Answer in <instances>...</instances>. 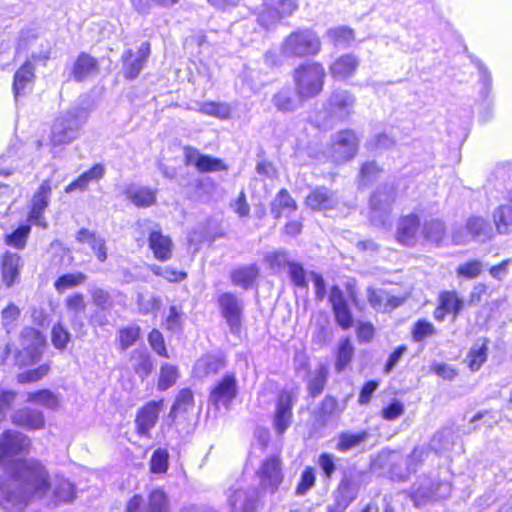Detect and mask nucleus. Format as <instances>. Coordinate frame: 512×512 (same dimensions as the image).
<instances>
[{
	"mask_svg": "<svg viewBox=\"0 0 512 512\" xmlns=\"http://www.w3.org/2000/svg\"><path fill=\"white\" fill-rule=\"evenodd\" d=\"M322 43L318 34L310 28H300L291 32L280 45V55L284 58L313 57L321 51Z\"/></svg>",
	"mask_w": 512,
	"mask_h": 512,
	"instance_id": "nucleus-1",
	"label": "nucleus"
},
{
	"mask_svg": "<svg viewBox=\"0 0 512 512\" xmlns=\"http://www.w3.org/2000/svg\"><path fill=\"white\" fill-rule=\"evenodd\" d=\"M325 76V68L318 62L305 63L296 68L294 81L299 98L318 95L323 89Z\"/></svg>",
	"mask_w": 512,
	"mask_h": 512,
	"instance_id": "nucleus-2",
	"label": "nucleus"
},
{
	"mask_svg": "<svg viewBox=\"0 0 512 512\" xmlns=\"http://www.w3.org/2000/svg\"><path fill=\"white\" fill-rule=\"evenodd\" d=\"M83 123L78 109L68 110L60 114L51 128V143L58 146L73 142L78 138Z\"/></svg>",
	"mask_w": 512,
	"mask_h": 512,
	"instance_id": "nucleus-3",
	"label": "nucleus"
},
{
	"mask_svg": "<svg viewBox=\"0 0 512 512\" xmlns=\"http://www.w3.org/2000/svg\"><path fill=\"white\" fill-rule=\"evenodd\" d=\"M452 490L449 481H435L427 476H422L413 485L410 497L415 506H420L429 501L446 499Z\"/></svg>",
	"mask_w": 512,
	"mask_h": 512,
	"instance_id": "nucleus-4",
	"label": "nucleus"
},
{
	"mask_svg": "<svg viewBox=\"0 0 512 512\" xmlns=\"http://www.w3.org/2000/svg\"><path fill=\"white\" fill-rule=\"evenodd\" d=\"M395 200L393 185H381L370 198V219L373 225L386 227L390 224V211Z\"/></svg>",
	"mask_w": 512,
	"mask_h": 512,
	"instance_id": "nucleus-5",
	"label": "nucleus"
},
{
	"mask_svg": "<svg viewBox=\"0 0 512 512\" xmlns=\"http://www.w3.org/2000/svg\"><path fill=\"white\" fill-rule=\"evenodd\" d=\"M21 343L23 350L17 353L16 364L26 366L37 362L45 345L43 334L35 328L26 327L21 332Z\"/></svg>",
	"mask_w": 512,
	"mask_h": 512,
	"instance_id": "nucleus-6",
	"label": "nucleus"
},
{
	"mask_svg": "<svg viewBox=\"0 0 512 512\" xmlns=\"http://www.w3.org/2000/svg\"><path fill=\"white\" fill-rule=\"evenodd\" d=\"M217 303L223 319L233 335H239L242 326L244 303L236 294L224 292L218 296Z\"/></svg>",
	"mask_w": 512,
	"mask_h": 512,
	"instance_id": "nucleus-7",
	"label": "nucleus"
},
{
	"mask_svg": "<svg viewBox=\"0 0 512 512\" xmlns=\"http://www.w3.org/2000/svg\"><path fill=\"white\" fill-rule=\"evenodd\" d=\"M296 397L292 391L279 392L272 417V426L277 436H283L293 421V407Z\"/></svg>",
	"mask_w": 512,
	"mask_h": 512,
	"instance_id": "nucleus-8",
	"label": "nucleus"
},
{
	"mask_svg": "<svg viewBox=\"0 0 512 512\" xmlns=\"http://www.w3.org/2000/svg\"><path fill=\"white\" fill-rule=\"evenodd\" d=\"M358 138L353 130L338 132L332 139L331 157L335 163H344L354 158L358 151Z\"/></svg>",
	"mask_w": 512,
	"mask_h": 512,
	"instance_id": "nucleus-9",
	"label": "nucleus"
},
{
	"mask_svg": "<svg viewBox=\"0 0 512 512\" xmlns=\"http://www.w3.org/2000/svg\"><path fill=\"white\" fill-rule=\"evenodd\" d=\"M31 441L28 436L16 430H6L0 436V464L4 465L12 456L28 451Z\"/></svg>",
	"mask_w": 512,
	"mask_h": 512,
	"instance_id": "nucleus-10",
	"label": "nucleus"
},
{
	"mask_svg": "<svg viewBox=\"0 0 512 512\" xmlns=\"http://www.w3.org/2000/svg\"><path fill=\"white\" fill-rule=\"evenodd\" d=\"M258 497L257 488L237 483L229 490L228 503L234 512H254Z\"/></svg>",
	"mask_w": 512,
	"mask_h": 512,
	"instance_id": "nucleus-11",
	"label": "nucleus"
},
{
	"mask_svg": "<svg viewBox=\"0 0 512 512\" xmlns=\"http://www.w3.org/2000/svg\"><path fill=\"white\" fill-rule=\"evenodd\" d=\"M51 194V181L46 179L40 184L39 188L32 196L28 220L38 227L47 228V222L43 214L49 206Z\"/></svg>",
	"mask_w": 512,
	"mask_h": 512,
	"instance_id": "nucleus-12",
	"label": "nucleus"
},
{
	"mask_svg": "<svg viewBox=\"0 0 512 512\" xmlns=\"http://www.w3.org/2000/svg\"><path fill=\"white\" fill-rule=\"evenodd\" d=\"M164 400H152L142 406L136 414L135 426L140 437L150 438V431L155 427L159 414L163 409Z\"/></svg>",
	"mask_w": 512,
	"mask_h": 512,
	"instance_id": "nucleus-13",
	"label": "nucleus"
},
{
	"mask_svg": "<svg viewBox=\"0 0 512 512\" xmlns=\"http://www.w3.org/2000/svg\"><path fill=\"white\" fill-rule=\"evenodd\" d=\"M329 302L338 326L343 330L350 329L354 318L343 291L336 285L330 289Z\"/></svg>",
	"mask_w": 512,
	"mask_h": 512,
	"instance_id": "nucleus-14",
	"label": "nucleus"
},
{
	"mask_svg": "<svg viewBox=\"0 0 512 512\" xmlns=\"http://www.w3.org/2000/svg\"><path fill=\"white\" fill-rule=\"evenodd\" d=\"M150 55V44L144 42L136 52L127 49L122 54L123 74L126 79L133 80L142 71L147 58Z\"/></svg>",
	"mask_w": 512,
	"mask_h": 512,
	"instance_id": "nucleus-15",
	"label": "nucleus"
},
{
	"mask_svg": "<svg viewBox=\"0 0 512 512\" xmlns=\"http://www.w3.org/2000/svg\"><path fill=\"white\" fill-rule=\"evenodd\" d=\"M356 98L347 90L334 91L328 102V112L333 118L344 121L353 113Z\"/></svg>",
	"mask_w": 512,
	"mask_h": 512,
	"instance_id": "nucleus-16",
	"label": "nucleus"
},
{
	"mask_svg": "<svg viewBox=\"0 0 512 512\" xmlns=\"http://www.w3.org/2000/svg\"><path fill=\"white\" fill-rule=\"evenodd\" d=\"M184 161L186 165H193L202 173L227 170V165L221 159L201 154L190 146L184 148Z\"/></svg>",
	"mask_w": 512,
	"mask_h": 512,
	"instance_id": "nucleus-17",
	"label": "nucleus"
},
{
	"mask_svg": "<svg viewBox=\"0 0 512 512\" xmlns=\"http://www.w3.org/2000/svg\"><path fill=\"white\" fill-rule=\"evenodd\" d=\"M257 474L262 488L270 493H274L283 480L280 461L276 457L264 460Z\"/></svg>",
	"mask_w": 512,
	"mask_h": 512,
	"instance_id": "nucleus-18",
	"label": "nucleus"
},
{
	"mask_svg": "<svg viewBox=\"0 0 512 512\" xmlns=\"http://www.w3.org/2000/svg\"><path fill=\"white\" fill-rule=\"evenodd\" d=\"M237 394V380L233 374H226L221 381L211 389L209 400L218 407H227Z\"/></svg>",
	"mask_w": 512,
	"mask_h": 512,
	"instance_id": "nucleus-19",
	"label": "nucleus"
},
{
	"mask_svg": "<svg viewBox=\"0 0 512 512\" xmlns=\"http://www.w3.org/2000/svg\"><path fill=\"white\" fill-rule=\"evenodd\" d=\"M157 192V189L135 183L125 185L122 191L125 198L138 208L153 206L157 200Z\"/></svg>",
	"mask_w": 512,
	"mask_h": 512,
	"instance_id": "nucleus-20",
	"label": "nucleus"
},
{
	"mask_svg": "<svg viewBox=\"0 0 512 512\" xmlns=\"http://www.w3.org/2000/svg\"><path fill=\"white\" fill-rule=\"evenodd\" d=\"M11 421L14 425L27 430H39L45 426L42 411L30 407H23L13 412Z\"/></svg>",
	"mask_w": 512,
	"mask_h": 512,
	"instance_id": "nucleus-21",
	"label": "nucleus"
},
{
	"mask_svg": "<svg viewBox=\"0 0 512 512\" xmlns=\"http://www.w3.org/2000/svg\"><path fill=\"white\" fill-rule=\"evenodd\" d=\"M464 302L455 291L441 292L438 297V306L434 311V318L443 321L447 314L456 317L463 309Z\"/></svg>",
	"mask_w": 512,
	"mask_h": 512,
	"instance_id": "nucleus-22",
	"label": "nucleus"
},
{
	"mask_svg": "<svg viewBox=\"0 0 512 512\" xmlns=\"http://www.w3.org/2000/svg\"><path fill=\"white\" fill-rule=\"evenodd\" d=\"M148 244L157 260L165 262L171 259L173 249L172 240L168 235H164L159 228L150 231Z\"/></svg>",
	"mask_w": 512,
	"mask_h": 512,
	"instance_id": "nucleus-23",
	"label": "nucleus"
},
{
	"mask_svg": "<svg viewBox=\"0 0 512 512\" xmlns=\"http://www.w3.org/2000/svg\"><path fill=\"white\" fill-rule=\"evenodd\" d=\"M305 202L312 210L324 211L334 209L338 199L333 191L326 187H318L307 195Z\"/></svg>",
	"mask_w": 512,
	"mask_h": 512,
	"instance_id": "nucleus-24",
	"label": "nucleus"
},
{
	"mask_svg": "<svg viewBox=\"0 0 512 512\" xmlns=\"http://www.w3.org/2000/svg\"><path fill=\"white\" fill-rule=\"evenodd\" d=\"M367 299L372 308L381 312H389L403 302L401 298L391 295L385 289L368 288Z\"/></svg>",
	"mask_w": 512,
	"mask_h": 512,
	"instance_id": "nucleus-25",
	"label": "nucleus"
},
{
	"mask_svg": "<svg viewBox=\"0 0 512 512\" xmlns=\"http://www.w3.org/2000/svg\"><path fill=\"white\" fill-rule=\"evenodd\" d=\"M420 227V219L416 214H409L402 217L398 222L397 240L406 246H413L416 243Z\"/></svg>",
	"mask_w": 512,
	"mask_h": 512,
	"instance_id": "nucleus-26",
	"label": "nucleus"
},
{
	"mask_svg": "<svg viewBox=\"0 0 512 512\" xmlns=\"http://www.w3.org/2000/svg\"><path fill=\"white\" fill-rule=\"evenodd\" d=\"M35 79V66L31 60H26L21 67L15 72L13 78V93L15 98L26 93Z\"/></svg>",
	"mask_w": 512,
	"mask_h": 512,
	"instance_id": "nucleus-27",
	"label": "nucleus"
},
{
	"mask_svg": "<svg viewBox=\"0 0 512 512\" xmlns=\"http://www.w3.org/2000/svg\"><path fill=\"white\" fill-rule=\"evenodd\" d=\"M98 61L89 54L82 52L73 64L71 75L77 82H82L98 73Z\"/></svg>",
	"mask_w": 512,
	"mask_h": 512,
	"instance_id": "nucleus-28",
	"label": "nucleus"
},
{
	"mask_svg": "<svg viewBox=\"0 0 512 512\" xmlns=\"http://www.w3.org/2000/svg\"><path fill=\"white\" fill-rule=\"evenodd\" d=\"M359 63V59L353 54L342 55L331 64L330 73L335 79H347L354 75Z\"/></svg>",
	"mask_w": 512,
	"mask_h": 512,
	"instance_id": "nucleus-29",
	"label": "nucleus"
},
{
	"mask_svg": "<svg viewBox=\"0 0 512 512\" xmlns=\"http://www.w3.org/2000/svg\"><path fill=\"white\" fill-rule=\"evenodd\" d=\"M21 257L17 253L6 252L2 259V281L7 287L14 285L20 274Z\"/></svg>",
	"mask_w": 512,
	"mask_h": 512,
	"instance_id": "nucleus-30",
	"label": "nucleus"
},
{
	"mask_svg": "<svg viewBox=\"0 0 512 512\" xmlns=\"http://www.w3.org/2000/svg\"><path fill=\"white\" fill-rule=\"evenodd\" d=\"M105 166L101 163L93 165L89 170L82 173L77 179L72 181L66 186L65 192L71 193L73 191H85L91 182L101 180L105 175Z\"/></svg>",
	"mask_w": 512,
	"mask_h": 512,
	"instance_id": "nucleus-31",
	"label": "nucleus"
},
{
	"mask_svg": "<svg viewBox=\"0 0 512 512\" xmlns=\"http://www.w3.org/2000/svg\"><path fill=\"white\" fill-rule=\"evenodd\" d=\"M258 276L259 268L256 264L239 266L230 273L232 284L244 290L250 289Z\"/></svg>",
	"mask_w": 512,
	"mask_h": 512,
	"instance_id": "nucleus-32",
	"label": "nucleus"
},
{
	"mask_svg": "<svg viewBox=\"0 0 512 512\" xmlns=\"http://www.w3.org/2000/svg\"><path fill=\"white\" fill-rule=\"evenodd\" d=\"M76 239L80 243L88 244L95 253L98 261H106L107 247L104 238L86 228H82L78 231Z\"/></svg>",
	"mask_w": 512,
	"mask_h": 512,
	"instance_id": "nucleus-33",
	"label": "nucleus"
},
{
	"mask_svg": "<svg viewBox=\"0 0 512 512\" xmlns=\"http://www.w3.org/2000/svg\"><path fill=\"white\" fill-rule=\"evenodd\" d=\"M297 209L295 200L286 189H281L271 203V214L275 219L290 215Z\"/></svg>",
	"mask_w": 512,
	"mask_h": 512,
	"instance_id": "nucleus-34",
	"label": "nucleus"
},
{
	"mask_svg": "<svg viewBox=\"0 0 512 512\" xmlns=\"http://www.w3.org/2000/svg\"><path fill=\"white\" fill-rule=\"evenodd\" d=\"M493 220L499 234L512 233V193L508 201L494 211Z\"/></svg>",
	"mask_w": 512,
	"mask_h": 512,
	"instance_id": "nucleus-35",
	"label": "nucleus"
},
{
	"mask_svg": "<svg viewBox=\"0 0 512 512\" xmlns=\"http://www.w3.org/2000/svg\"><path fill=\"white\" fill-rule=\"evenodd\" d=\"M369 437V433L365 430L359 432H341L338 435L336 450L341 453H347L358 448Z\"/></svg>",
	"mask_w": 512,
	"mask_h": 512,
	"instance_id": "nucleus-36",
	"label": "nucleus"
},
{
	"mask_svg": "<svg viewBox=\"0 0 512 512\" xmlns=\"http://www.w3.org/2000/svg\"><path fill=\"white\" fill-rule=\"evenodd\" d=\"M466 230L477 242H485L492 237L493 229L491 224L481 217H471L467 220Z\"/></svg>",
	"mask_w": 512,
	"mask_h": 512,
	"instance_id": "nucleus-37",
	"label": "nucleus"
},
{
	"mask_svg": "<svg viewBox=\"0 0 512 512\" xmlns=\"http://www.w3.org/2000/svg\"><path fill=\"white\" fill-rule=\"evenodd\" d=\"M26 401L52 411H56L60 407V396L49 389L29 392Z\"/></svg>",
	"mask_w": 512,
	"mask_h": 512,
	"instance_id": "nucleus-38",
	"label": "nucleus"
},
{
	"mask_svg": "<svg viewBox=\"0 0 512 512\" xmlns=\"http://www.w3.org/2000/svg\"><path fill=\"white\" fill-rule=\"evenodd\" d=\"M131 366L134 372L144 380L149 376L153 369V363L150 354L145 349H135L131 354Z\"/></svg>",
	"mask_w": 512,
	"mask_h": 512,
	"instance_id": "nucleus-39",
	"label": "nucleus"
},
{
	"mask_svg": "<svg viewBox=\"0 0 512 512\" xmlns=\"http://www.w3.org/2000/svg\"><path fill=\"white\" fill-rule=\"evenodd\" d=\"M329 369L326 364H319L314 371L310 374L308 380V392L313 398L319 396L327 383Z\"/></svg>",
	"mask_w": 512,
	"mask_h": 512,
	"instance_id": "nucleus-40",
	"label": "nucleus"
},
{
	"mask_svg": "<svg viewBox=\"0 0 512 512\" xmlns=\"http://www.w3.org/2000/svg\"><path fill=\"white\" fill-rule=\"evenodd\" d=\"M65 307L69 313L72 314V327L76 328V326L82 327V314H84L86 309V303L84 300V296L80 293H75L68 296L65 300Z\"/></svg>",
	"mask_w": 512,
	"mask_h": 512,
	"instance_id": "nucleus-41",
	"label": "nucleus"
},
{
	"mask_svg": "<svg viewBox=\"0 0 512 512\" xmlns=\"http://www.w3.org/2000/svg\"><path fill=\"white\" fill-rule=\"evenodd\" d=\"M357 494L358 489L353 481L348 477H344L340 481L334 494V501L338 502L340 506L343 505L348 508L349 505L357 498Z\"/></svg>",
	"mask_w": 512,
	"mask_h": 512,
	"instance_id": "nucleus-42",
	"label": "nucleus"
},
{
	"mask_svg": "<svg viewBox=\"0 0 512 512\" xmlns=\"http://www.w3.org/2000/svg\"><path fill=\"white\" fill-rule=\"evenodd\" d=\"M274 106L282 112H291L300 105V99L294 96L290 88H284L272 97Z\"/></svg>",
	"mask_w": 512,
	"mask_h": 512,
	"instance_id": "nucleus-43",
	"label": "nucleus"
},
{
	"mask_svg": "<svg viewBox=\"0 0 512 512\" xmlns=\"http://www.w3.org/2000/svg\"><path fill=\"white\" fill-rule=\"evenodd\" d=\"M223 368L222 361L215 356L205 355L197 360L194 365V373L198 377L215 374Z\"/></svg>",
	"mask_w": 512,
	"mask_h": 512,
	"instance_id": "nucleus-44",
	"label": "nucleus"
},
{
	"mask_svg": "<svg viewBox=\"0 0 512 512\" xmlns=\"http://www.w3.org/2000/svg\"><path fill=\"white\" fill-rule=\"evenodd\" d=\"M194 397L189 388H184L179 391L176 396L175 402L169 413V417L174 420L179 413H187L193 408Z\"/></svg>",
	"mask_w": 512,
	"mask_h": 512,
	"instance_id": "nucleus-45",
	"label": "nucleus"
},
{
	"mask_svg": "<svg viewBox=\"0 0 512 512\" xmlns=\"http://www.w3.org/2000/svg\"><path fill=\"white\" fill-rule=\"evenodd\" d=\"M354 354V347L349 338L340 340L336 353L335 370L342 372L351 362Z\"/></svg>",
	"mask_w": 512,
	"mask_h": 512,
	"instance_id": "nucleus-46",
	"label": "nucleus"
},
{
	"mask_svg": "<svg viewBox=\"0 0 512 512\" xmlns=\"http://www.w3.org/2000/svg\"><path fill=\"white\" fill-rule=\"evenodd\" d=\"M198 111L207 116L226 120L230 118L231 106L224 102L207 101L200 104Z\"/></svg>",
	"mask_w": 512,
	"mask_h": 512,
	"instance_id": "nucleus-47",
	"label": "nucleus"
},
{
	"mask_svg": "<svg viewBox=\"0 0 512 512\" xmlns=\"http://www.w3.org/2000/svg\"><path fill=\"white\" fill-rule=\"evenodd\" d=\"M53 495L58 502H71L76 495L75 486L67 479L57 477L53 482Z\"/></svg>",
	"mask_w": 512,
	"mask_h": 512,
	"instance_id": "nucleus-48",
	"label": "nucleus"
},
{
	"mask_svg": "<svg viewBox=\"0 0 512 512\" xmlns=\"http://www.w3.org/2000/svg\"><path fill=\"white\" fill-rule=\"evenodd\" d=\"M389 461V476L393 481H405L412 474L410 469H407L403 457L392 453L389 456Z\"/></svg>",
	"mask_w": 512,
	"mask_h": 512,
	"instance_id": "nucleus-49",
	"label": "nucleus"
},
{
	"mask_svg": "<svg viewBox=\"0 0 512 512\" xmlns=\"http://www.w3.org/2000/svg\"><path fill=\"white\" fill-rule=\"evenodd\" d=\"M86 279L87 276L82 272L67 273L56 279L54 287L58 293H63L67 289L82 285Z\"/></svg>",
	"mask_w": 512,
	"mask_h": 512,
	"instance_id": "nucleus-50",
	"label": "nucleus"
},
{
	"mask_svg": "<svg viewBox=\"0 0 512 512\" xmlns=\"http://www.w3.org/2000/svg\"><path fill=\"white\" fill-rule=\"evenodd\" d=\"M179 377L178 368L175 365L165 363L160 368L157 388L159 391H166L172 387Z\"/></svg>",
	"mask_w": 512,
	"mask_h": 512,
	"instance_id": "nucleus-51",
	"label": "nucleus"
},
{
	"mask_svg": "<svg viewBox=\"0 0 512 512\" xmlns=\"http://www.w3.org/2000/svg\"><path fill=\"white\" fill-rule=\"evenodd\" d=\"M331 338L332 330L329 326L328 320L324 319L323 321H317L311 334L312 343L318 347H324L331 341Z\"/></svg>",
	"mask_w": 512,
	"mask_h": 512,
	"instance_id": "nucleus-52",
	"label": "nucleus"
},
{
	"mask_svg": "<svg viewBox=\"0 0 512 512\" xmlns=\"http://www.w3.org/2000/svg\"><path fill=\"white\" fill-rule=\"evenodd\" d=\"M422 234L427 241L439 244L445 235L444 223L440 220L426 222L423 225Z\"/></svg>",
	"mask_w": 512,
	"mask_h": 512,
	"instance_id": "nucleus-53",
	"label": "nucleus"
},
{
	"mask_svg": "<svg viewBox=\"0 0 512 512\" xmlns=\"http://www.w3.org/2000/svg\"><path fill=\"white\" fill-rule=\"evenodd\" d=\"M488 353V341L484 339L481 345H475L470 349L468 354L469 368L472 371H478L480 367L486 362Z\"/></svg>",
	"mask_w": 512,
	"mask_h": 512,
	"instance_id": "nucleus-54",
	"label": "nucleus"
},
{
	"mask_svg": "<svg viewBox=\"0 0 512 512\" xmlns=\"http://www.w3.org/2000/svg\"><path fill=\"white\" fill-rule=\"evenodd\" d=\"M454 442V432L451 428L438 431L431 440V448L436 452L449 450Z\"/></svg>",
	"mask_w": 512,
	"mask_h": 512,
	"instance_id": "nucleus-55",
	"label": "nucleus"
},
{
	"mask_svg": "<svg viewBox=\"0 0 512 512\" xmlns=\"http://www.w3.org/2000/svg\"><path fill=\"white\" fill-rule=\"evenodd\" d=\"M150 270L154 275L163 277L169 282H181L187 277L186 272L178 270L172 266H160L153 264L150 266Z\"/></svg>",
	"mask_w": 512,
	"mask_h": 512,
	"instance_id": "nucleus-56",
	"label": "nucleus"
},
{
	"mask_svg": "<svg viewBox=\"0 0 512 512\" xmlns=\"http://www.w3.org/2000/svg\"><path fill=\"white\" fill-rule=\"evenodd\" d=\"M327 38L335 46H347L354 40L353 31L345 26L331 28L327 31Z\"/></svg>",
	"mask_w": 512,
	"mask_h": 512,
	"instance_id": "nucleus-57",
	"label": "nucleus"
},
{
	"mask_svg": "<svg viewBox=\"0 0 512 512\" xmlns=\"http://www.w3.org/2000/svg\"><path fill=\"white\" fill-rule=\"evenodd\" d=\"M395 142L396 140L394 133L392 135H388L387 133H379L375 134L367 141L366 147L370 151L378 152L391 148Z\"/></svg>",
	"mask_w": 512,
	"mask_h": 512,
	"instance_id": "nucleus-58",
	"label": "nucleus"
},
{
	"mask_svg": "<svg viewBox=\"0 0 512 512\" xmlns=\"http://www.w3.org/2000/svg\"><path fill=\"white\" fill-rule=\"evenodd\" d=\"M264 260L274 273L281 272L285 267L289 268L292 262L289 260L288 253L284 250L269 253Z\"/></svg>",
	"mask_w": 512,
	"mask_h": 512,
	"instance_id": "nucleus-59",
	"label": "nucleus"
},
{
	"mask_svg": "<svg viewBox=\"0 0 512 512\" xmlns=\"http://www.w3.org/2000/svg\"><path fill=\"white\" fill-rule=\"evenodd\" d=\"M382 171L374 161L364 163L359 173V185H370L379 178Z\"/></svg>",
	"mask_w": 512,
	"mask_h": 512,
	"instance_id": "nucleus-60",
	"label": "nucleus"
},
{
	"mask_svg": "<svg viewBox=\"0 0 512 512\" xmlns=\"http://www.w3.org/2000/svg\"><path fill=\"white\" fill-rule=\"evenodd\" d=\"M268 0L263 1V10L258 17L261 26L269 29L281 20L279 13L275 9V4H268Z\"/></svg>",
	"mask_w": 512,
	"mask_h": 512,
	"instance_id": "nucleus-61",
	"label": "nucleus"
},
{
	"mask_svg": "<svg viewBox=\"0 0 512 512\" xmlns=\"http://www.w3.org/2000/svg\"><path fill=\"white\" fill-rule=\"evenodd\" d=\"M145 512H168V500L166 494L161 490H154L149 495L148 505Z\"/></svg>",
	"mask_w": 512,
	"mask_h": 512,
	"instance_id": "nucleus-62",
	"label": "nucleus"
},
{
	"mask_svg": "<svg viewBox=\"0 0 512 512\" xmlns=\"http://www.w3.org/2000/svg\"><path fill=\"white\" fill-rule=\"evenodd\" d=\"M31 228L29 225H21L11 234L6 236V244L17 249H23L26 245L27 238Z\"/></svg>",
	"mask_w": 512,
	"mask_h": 512,
	"instance_id": "nucleus-63",
	"label": "nucleus"
},
{
	"mask_svg": "<svg viewBox=\"0 0 512 512\" xmlns=\"http://www.w3.org/2000/svg\"><path fill=\"white\" fill-rule=\"evenodd\" d=\"M70 338L71 335L69 331L61 323H57L52 327L51 340L56 349L64 350L69 343Z\"/></svg>",
	"mask_w": 512,
	"mask_h": 512,
	"instance_id": "nucleus-64",
	"label": "nucleus"
}]
</instances>
